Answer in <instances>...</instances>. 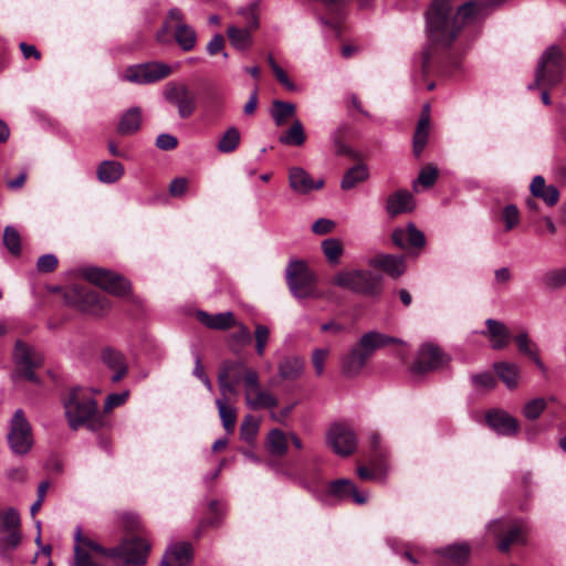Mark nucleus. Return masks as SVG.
<instances>
[{
  "instance_id": "obj_1",
  "label": "nucleus",
  "mask_w": 566,
  "mask_h": 566,
  "mask_svg": "<svg viewBox=\"0 0 566 566\" xmlns=\"http://www.w3.org/2000/svg\"><path fill=\"white\" fill-rule=\"evenodd\" d=\"M506 0H431L424 12V32L430 46L448 50L465 30Z\"/></svg>"
},
{
  "instance_id": "obj_2",
  "label": "nucleus",
  "mask_w": 566,
  "mask_h": 566,
  "mask_svg": "<svg viewBox=\"0 0 566 566\" xmlns=\"http://www.w3.org/2000/svg\"><path fill=\"white\" fill-rule=\"evenodd\" d=\"M63 407L71 429L76 430L85 426L96 430L101 426L97 402L91 389L82 387L72 389L63 399Z\"/></svg>"
},
{
  "instance_id": "obj_3",
  "label": "nucleus",
  "mask_w": 566,
  "mask_h": 566,
  "mask_svg": "<svg viewBox=\"0 0 566 566\" xmlns=\"http://www.w3.org/2000/svg\"><path fill=\"white\" fill-rule=\"evenodd\" d=\"M286 283L292 295L297 300L324 298V292L316 287V275L301 260L291 261L285 271Z\"/></svg>"
},
{
  "instance_id": "obj_4",
  "label": "nucleus",
  "mask_w": 566,
  "mask_h": 566,
  "mask_svg": "<svg viewBox=\"0 0 566 566\" xmlns=\"http://www.w3.org/2000/svg\"><path fill=\"white\" fill-rule=\"evenodd\" d=\"M331 283L366 296L374 297L381 293V277L370 271L342 270L335 273Z\"/></svg>"
},
{
  "instance_id": "obj_5",
  "label": "nucleus",
  "mask_w": 566,
  "mask_h": 566,
  "mask_svg": "<svg viewBox=\"0 0 566 566\" xmlns=\"http://www.w3.org/2000/svg\"><path fill=\"white\" fill-rule=\"evenodd\" d=\"M564 73V60L558 46L552 45L542 54L535 70V81L528 85L535 87H553L560 83Z\"/></svg>"
},
{
  "instance_id": "obj_6",
  "label": "nucleus",
  "mask_w": 566,
  "mask_h": 566,
  "mask_svg": "<svg viewBox=\"0 0 566 566\" xmlns=\"http://www.w3.org/2000/svg\"><path fill=\"white\" fill-rule=\"evenodd\" d=\"M244 399L252 410L269 409L277 406L276 397L261 387L259 374L253 368L244 369Z\"/></svg>"
},
{
  "instance_id": "obj_7",
  "label": "nucleus",
  "mask_w": 566,
  "mask_h": 566,
  "mask_svg": "<svg viewBox=\"0 0 566 566\" xmlns=\"http://www.w3.org/2000/svg\"><path fill=\"white\" fill-rule=\"evenodd\" d=\"M64 298L67 304L93 315H102L109 307L106 298H101L96 292L77 284H73L65 290Z\"/></svg>"
},
{
  "instance_id": "obj_8",
  "label": "nucleus",
  "mask_w": 566,
  "mask_h": 566,
  "mask_svg": "<svg viewBox=\"0 0 566 566\" xmlns=\"http://www.w3.org/2000/svg\"><path fill=\"white\" fill-rule=\"evenodd\" d=\"M82 275L90 283L113 295H126L130 289L129 282L124 276L103 268H84L82 269Z\"/></svg>"
},
{
  "instance_id": "obj_9",
  "label": "nucleus",
  "mask_w": 566,
  "mask_h": 566,
  "mask_svg": "<svg viewBox=\"0 0 566 566\" xmlns=\"http://www.w3.org/2000/svg\"><path fill=\"white\" fill-rule=\"evenodd\" d=\"M150 545L146 539L134 537L124 539L118 546L109 548L107 557L122 565L139 566L146 563Z\"/></svg>"
},
{
  "instance_id": "obj_10",
  "label": "nucleus",
  "mask_w": 566,
  "mask_h": 566,
  "mask_svg": "<svg viewBox=\"0 0 566 566\" xmlns=\"http://www.w3.org/2000/svg\"><path fill=\"white\" fill-rule=\"evenodd\" d=\"M74 562L73 566H102L95 557H107L108 549L101 546L77 526L74 532Z\"/></svg>"
},
{
  "instance_id": "obj_11",
  "label": "nucleus",
  "mask_w": 566,
  "mask_h": 566,
  "mask_svg": "<svg viewBox=\"0 0 566 566\" xmlns=\"http://www.w3.org/2000/svg\"><path fill=\"white\" fill-rule=\"evenodd\" d=\"M8 442L12 452L20 455L28 453L33 446L31 426L21 409L11 419Z\"/></svg>"
},
{
  "instance_id": "obj_12",
  "label": "nucleus",
  "mask_w": 566,
  "mask_h": 566,
  "mask_svg": "<svg viewBox=\"0 0 566 566\" xmlns=\"http://www.w3.org/2000/svg\"><path fill=\"white\" fill-rule=\"evenodd\" d=\"M165 99L175 105L181 118L190 117L197 108L195 94L186 84L169 82L164 87Z\"/></svg>"
},
{
  "instance_id": "obj_13",
  "label": "nucleus",
  "mask_w": 566,
  "mask_h": 566,
  "mask_svg": "<svg viewBox=\"0 0 566 566\" xmlns=\"http://www.w3.org/2000/svg\"><path fill=\"white\" fill-rule=\"evenodd\" d=\"M327 443L335 453L346 457L356 450L357 438L347 424L335 423L328 430Z\"/></svg>"
},
{
  "instance_id": "obj_14",
  "label": "nucleus",
  "mask_w": 566,
  "mask_h": 566,
  "mask_svg": "<svg viewBox=\"0 0 566 566\" xmlns=\"http://www.w3.org/2000/svg\"><path fill=\"white\" fill-rule=\"evenodd\" d=\"M448 363L447 356L439 347L426 344L419 349L416 361L411 366V373L421 375L443 367Z\"/></svg>"
},
{
  "instance_id": "obj_15",
  "label": "nucleus",
  "mask_w": 566,
  "mask_h": 566,
  "mask_svg": "<svg viewBox=\"0 0 566 566\" xmlns=\"http://www.w3.org/2000/svg\"><path fill=\"white\" fill-rule=\"evenodd\" d=\"M13 358L18 370L29 380L36 381L33 369L41 365L42 356L22 342H17Z\"/></svg>"
},
{
  "instance_id": "obj_16",
  "label": "nucleus",
  "mask_w": 566,
  "mask_h": 566,
  "mask_svg": "<svg viewBox=\"0 0 566 566\" xmlns=\"http://www.w3.org/2000/svg\"><path fill=\"white\" fill-rule=\"evenodd\" d=\"M505 532L497 547L501 552H507L513 544H523L525 542L524 531L521 525L509 526L506 521L497 520L489 525V532L495 537H500Z\"/></svg>"
},
{
  "instance_id": "obj_17",
  "label": "nucleus",
  "mask_w": 566,
  "mask_h": 566,
  "mask_svg": "<svg viewBox=\"0 0 566 566\" xmlns=\"http://www.w3.org/2000/svg\"><path fill=\"white\" fill-rule=\"evenodd\" d=\"M289 186L297 195H308L324 186V179H314L308 171L298 166L289 168Z\"/></svg>"
},
{
  "instance_id": "obj_18",
  "label": "nucleus",
  "mask_w": 566,
  "mask_h": 566,
  "mask_svg": "<svg viewBox=\"0 0 566 566\" xmlns=\"http://www.w3.org/2000/svg\"><path fill=\"white\" fill-rule=\"evenodd\" d=\"M328 495L338 502L352 500L354 503L363 505L368 500L367 492H360L356 485L348 479H339L329 484Z\"/></svg>"
},
{
  "instance_id": "obj_19",
  "label": "nucleus",
  "mask_w": 566,
  "mask_h": 566,
  "mask_svg": "<svg viewBox=\"0 0 566 566\" xmlns=\"http://www.w3.org/2000/svg\"><path fill=\"white\" fill-rule=\"evenodd\" d=\"M244 369H247L245 365L242 361H226L221 370L218 375V384L221 392V397L219 399H226V402H229L230 395H237V389L234 384L230 382V377L234 374L242 373L244 375Z\"/></svg>"
},
{
  "instance_id": "obj_20",
  "label": "nucleus",
  "mask_w": 566,
  "mask_h": 566,
  "mask_svg": "<svg viewBox=\"0 0 566 566\" xmlns=\"http://www.w3.org/2000/svg\"><path fill=\"white\" fill-rule=\"evenodd\" d=\"M394 243L401 248H422L426 244V238L422 231L416 228L413 223H408L405 228H397L392 232Z\"/></svg>"
},
{
  "instance_id": "obj_21",
  "label": "nucleus",
  "mask_w": 566,
  "mask_h": 566,
  "mask_svg": "<svg viewBox=\"0 0 566 566\" xmlns=\"http://www.w3.org/2000/svg\"><path fill=\"white\" fill-rule=\"evenodd\" d=\"M192 559V547L189 543H176L168 547L161 566H189Z\"/></svg>"
},
{
  "instance_id": "obj_22",
  "label": "nucleus",
  "mask_w": 566,
  "mask_h": 566,
  "mask_svg": "<svg viewBox=\"0 0 566 566\" xmlns=\"http://www.w3.org/2000/svg\"><path fill=\"white\" fill-rule=\"evenodd\" d=\"M489 426L503 436L515 434L518 429L517 420L502 410L490 411L486 416Z\"/></svg>"
},
{
  "instance_id": "obj_23",
  "label": "nucleus",
  "mask_w": 566,
  "mask_h": 566,
  "mask_svg": "<svg viewBox=\"0 0 566 566\" xmlns=\"http://www.w3.org/2000/svg\"><path fill=\"white\" fill-rule=\"evenodd\" d=\"M415 209V200L408 190H397L387 199L386 211L390 217L410 212Z\"/></svg>"
},
{
  "instance_id": "obj_24",
  "label": "nucleus",
  "mask_w": 566,
  "mask_h": 566,
  "mask_svg": "<svg viewBox=\"0 0 566 566\" xmlns=\"http://www.w3.org/2000/svg\"><path fill=\"white\" fill-rule=\"evenodd\" d=\"M369 358L355 345L340 359L342 373L347 377H356L360 374Z\"/></svg>"
},
{
  "instance_id": "obj_25",
  "label": "nucleus",
  "mask_w": 566,
  "mask_h": 566,
  "mask_svg": "<svg viewBox=\"0 0 566 566\" xmlns=\"http://www.w3.org/2000/svg\"><path fill=\"white\" fill-rule=\"evenodd\" d=\"M488 331L486 335L491 343V347L495 350L506 347L511 339V333L507 326L499 321L489 318L485 322ZM485 334V332H483Z\"/></svg>"
},
{
  "instance_id": "obj_26",
  "label": "nucleus",
  "mask_w": 566,
  "mask_h": 566,
  "mask_svg": "<svg viewBox=\"0 0 566 566\" xmlns=\"http://www.w3.org/2000/svg\"><path fill=\"white\" fill-rule=\"evenodd\" d=\"M103 363L114 373L112 381L117 382L124 378L127 373V364L122 353L106 348L102 352Z\"/></svg>"
},
{
  "instance_id": "obj_27",
  "label": "nucleus",
  "mask_w": 566,
  "mask_h": 566,
  "mask_svg": "<svg viewBox=\"0 0 566 566\" xmlns=\"http://www.w3.org/2000/svg\"><path fill=\"white\" fill-rule=\"evenodd\" d=\"M514 342H515L520 353L525 355V356H527L531 360H533L534 364L536 365V367L544 375H546L547 374V367L545 366V364L543 363V360L539 357V350H538L536 344H534L530 339L527 333H525V332L520 333L518 335H516L514 337Z\"/></svg>"
},
{
  "instance_id": "obj_28",
  "label": "nucleus",
  "mask_w": 566,
  "mask_h": 566,
  "mask_svg": "<svg viewBox=\"0 0 566 566\" xmlns=\"http://www.w3.org/2000/svg\"><path fill=\"white\" fill-rule=\"evenodd\" d=\"M197 317L205 326L211 329L224 331L237 325L232 312H223L212 315L203 311H199Z\"/></svg>"
},
{
  "instance_id": "obj_29",
  "label": "nucleus",
  "mask_w": 566,
  "mask_h": 566,
  "mask_svg": "<svg viewBox=\"0 0 566 566\" xmlns=\"http://www.w3.org/2000/svg\"><path fill=\"white\" fill-rule=\"evenodd\" d=\"M373 264L392 277H399L406 271V262L403 256L382 254L373 260Z\"/></svg>"
},
{
  "instance_id": "obj_30",
  "label": "nucleus",
  "mask_w": 566,
  "mask_h": 566,
  "mask_svg": "<svg viewBox=\"0 0 566 566\" xmlns=\"http://www.w3.org/2000/svg\"><path fill=\"white\" fill-rule=\"evenodd\" d=\"M124 172V166L115 160L102 161L96 170L97 179L102 184H114L123 177Z\"/></svg>"
},
{
  "instance_id": "obj_31",
  "label": "nucleus",
  "mask_w": 566,
  "mask_h": 566,
  "mask_svg": "<svg viewBox=\"0 0 566 566\" xmlns=\"http://www.w3.org/2000/svg\"><path fill=\"white\" fill-rule=\"evenodd\" d=\"M389 342H391V338L388 336L378 333V332H368L364 334L359 340L357 342L356 346L368 357L373 355V353L387 345Z\"/></svg>"
},
{
  "instance_id": "obj_32",
  "label": "nucleus",
  "mask_w": 566,
  "mask_h": 566,
  "mask_svg": "<svg viewBox=\"0 0 566 566\" xmlns=\"http://www.w3.org/2000/svg\"><path fill=\"white\" fill-rule=\"evenodd\" d=\"M142 125V109L137 106L129 108L119 119L117 132L120 135H133Z\"/></svg>"
},
{
  "instance_id": "obj_33",
  "label": "nucleus",
  "mask_w": 566,
  "mask_h": 566,
  "mask_svg": "<svg viewBox=\"0 0 566 566\" xmlns=\"http://www.w3.org/2000/svg\"><path fill=\"white\" fill-rule=\"evenodd\" d=\"M265 447L271 455L284 457L287 452L286 434L277 428L270 430L266 436Z\"/></svg>"
},
{
  "instance_id": "obj_34",
  "label": "nucleus",
  "mask_w": 566,
  "mask_h": 566,
  "mask_svg": "<svg viewBox=\"0 0 566 566\" xmlns=\"http://www.w3.org/2000/svg\"><path fill=\"white\" fill-rule=\"evenodd\" d=\"M493 368L497 377L505 384L509 389L517 387L520 377V367L516 364L501 361L495 363Z\"/></svg>"
},
{
  "instance_id": "obj_35",
  "label": "nucleus",
  "mask_w": 566,
  "mask_h": 566,
  "mask_svg": "<svg viewBox=\"0 0 566 566\" xmlns=\"http://www.w3.org/2000/svg\"><path fill=\"white\" fill-rule=\"evenodd\" d=\"M270 114L276 126H283L289 119H294L296 106L293 103L275 99L272 103Z\"/></svg>"
},
{
  "instance_id": "obj_36",
  "label": "nucleus",
  "mask_w": 566,
  "mask_h": 566,
  "mask_svg": "<svg viewBox=\"0 0 566 566\" xmlns=\"http://www.w3.org/2000/svg\"><path fill=\"white\" fill-rule=\"evenodd\" d=\"M306 140L304 126L298 118H294L287 130L280 135L279 142L286 146H302Z\"/></svg>"
},
{
  "instance_id": "obj_37",
  "label": "nucleus",
  "mask_w": 566,
  "mask_h": 566,
  "mask_svg": "<svg viewBox=\"0 0 566 566\" xmlns=\"http://www.w3.org/2000/svg\"><path fill=\"white\" fill-rule=\"evenodd\" d=\"M174 34L177 44L186 52L191 51L197 43V33L189 24L174 27Z\"/></svg>"
},
{
  "instance_id": "obj_38",
  "label": "nucleus",
  "mask_w": 566,
  "mask_h": 566,
  "mask_svg": "<svg viewBox=\"0 0 566 566\" xmlns=\"http://www.w3.org/2000/svg\"><path fill=\"white\" fill-rule=\"evenodd\" d=\"M369 177V171L366 165L359 164L346 171L344 175L340 187L344 190H349L356 187L358 184L364 182Z\"/></svg>"
},
{
  "instance_id": "obj_39",
  "label": "nucleus",
  "mask_w": 566,
  "mask_h": 566,
  "mask_svg": "<svg viewBox=\"0 0 566 566\" xmlns=\"http://www.w3.org/2000/svg\"><path fill=\"white\" fill-rule=\"evenodd\" d=\"M146 84H151L168 77L172 70L163 62L143 63Z\"/></svg>"
},
{
  "instance_id": "obj_40",
  "label": "nucleus",
  "mask_w": 566,
  "mask_h": 566,
  "mask_svg": "<svg viewBox=\"0 0 566 566\" xmlns=\"http://www.w3.org/2000/svg\"><path fill=\"white\" fill-rule=\"evenodd\" d=\"M304 367L305 364L302 358L287 357L279 365V375L283 379H296L302 375Z\"/></svg>"
},
{
  "instance_id": "obj_41",
  "label": "nucleus",
  "mask_w": 566,
  "mask_h": 566,
  "mask_svg": "<svg viewBox=\"0 0 566 566\" xmlns=\"http://www.w3.org/2000/svg\"><path fill=\"white\" fill-rule=\"evenodd\" d=\"M224 98L217 88H207L201 99V107L206 115L222 111Z\"/></svg>"
},
{
  "instance_id": "obj_42",
  "label": "nucleus",
  "mask_w": 566,
  "mask_h": 566,
  "mask_svg": "<svg viewBox=\"0 0 566 566\" xmlns=\"http://www.w3.org/2000/svg\"><path fill=\"white\" fill-rule=\"evenodd\" d=\"M216 405L224 430L232 433L237 423V409L226 402V399H217Z\"/></svg>"
},
{
  "instance_id": "obj_43",
  "label": "nucleus",
  "mask_w": 566,
  "mask_h": 566,
  "mask_svg": "<svg viewBox=\"0 0 566 566\" xmlns=\"http://www.w3.org/2000/svg\"><path fill=\"white\" fill-rule=\"evenodd\" d=\"M430 120L428 115H422L418 122L417 129L413 136V151L419 156L423 150L428 136H429Z\"/></svg>"
},
{
  "instance_id": "obj_44",
  "label": "nucleus",
  "mask_w": 566,
  "mask_h": 566,
  "mask_svg": "<svg viewBox=\"0 0 566 566\" xmlns=\"http://www.w3.org/2000/svg\"><path fill=\"white\" fill-rule=\"evenodd\" d=\"M241 135L238 128L230 127L221 136L217 144V149L222 154L234 151L240 144Z\"/></svg>"
},
{
  "instance_id": "obj_45",
  "label": "nucleus",
  "mask_w": 566,
  "mask_h": 566,
  "mask_svg": "<svg viewBox=\"0 0 566 566\" xmlns=\"http://www.w3.org/2000/svg\"><path fill=\"white\" fill-rule=\"evenodd\" d=\"M227 34L231 44L238 50H244L252 43L251 33L248 29H239L231 25L228 28Z\"/></svg>"
},
{
  "instance_id": "obj_46",
  "label": "nucleus",
  "mask_w": 566,
  "mask_h": 566,
  "mask_svg": "<svg viewBox=\"0 0 566 566\" xmlns=\"http://www.w3.org/2000/svg\"><path fill=\"white\" fill-rule=\"evenodd\" d=\"M322 250L329 263L337 264L343 254V244L338 239L329 238L322 242Z\"/></svg>"
},
{
  "instance_id": "obj_47",
  "label": "nucleus",
  "mask_w": 566,
  "mask_h": 566,
  "mask_svg": "<svg viewBox=\"0 0 566 566\" xmlns=\"http://www.w3.org/2000/svg\"><path fill=\"white\" fill-rule=\"evenodd\" d=\"M120 81L146 85L143 63L127 66L119 75Z\"/></svg>"
},
{
  "instance_id": "obj_48",
  "label": "nucleus",
  "mask_w": 566,
  "mask_h": 566,
  "mask_svg": "<svg viewBox=\"0 0 566 566\" xmlns=\"http://www.w3.org/2000/svg\"><path fill=\"white\" fill-rule=\"evenodd\" d=\"M21 521L18 511L13 507L8 509L1 516V526L0 530L2 532H11L20 530Z\"/></svg>"
},
{
  "instance_id": "obj_49",
  "label": "nucleus",
  "mask_w": 566,
  "mask_h": 566,
  "mask_svg": "<svg viewBox=\"0 0 566 566\" xmlns=\"http://www.w3.org/2000/svg\"><path fill=\"white\" fill-rule=\"evenodd\" d=\"M3 243L7 249L14 255L21 251V240L19 232L13 227H6L3 233Z\"/></svg>"
},
{
  "instance_id": "obj_50",
  "label": "nucleus",
  "mask_w": 566,
  "mask_h": 566,
  "mask_svg": "<svg viewBox=\"0 0 566 566\" xmlns=\"http://www.w3.org/2000/svg\"><path fill=\"white\" fill-rule=\"evenodd\" d=\"M470 554L468 544H454L443 549V555L455 563H463Z\"/></svg>"
},
{
  "instance_id": "obj_51",
  "label": "nucleus",
  "mask_w": 566,
  "mask_h": 566,
  "mask_svg": "<svg viewBox=\"0 0 566 566\" xmlns=\"http://www.w3.org/2000/svg\"><path fill=\"white\" fill-rule=\"evenodd\" d=\"M258 430L259 422L253 418V416L248 415L241 423L240 437L242 440L251 442L255 438Z\"/></svg>"
},
{
  "instance_id": "obj_52",
  "label": "nucleus",
  "mask_w": 566,
  "mask_h": 566,
  "mask_svg": "<svg viewBox=\"0 0 566 566\" xmlns=\"http://www.w3.org/2000/svg\"><path fill=\"white\" fill-rule=\"evenodd\" d=\"M546 408L544 398H535L530 400L523 408V415L528 420L537 419Z\"/></svg>"
},
{
  "instance_id": "obj_53",
  "label": "nucleus",
  "mask_w": 566,
  "mask_h": 566,
  "mask_svg": "<svg viewBox=\"0 0 566 566\" xmlns=\"http://www.w3.org/2000/svg\"><path fill=\"white\" fill-rule=\"evenodd\" d=\"M502 221L505 224L506 231L517 227L521 221L518 208L515 205L505 206L502 210Z\"/></svg>"
},
{
  "instance_id": "obj_54",
  "label": "nucleus",
  "mask_w": 566,
  "mask_h": 566,
  "mask_svg": "<svg viewBox=\"0 0 566 566\" xmlns=\"http://www.w3.org/2000/svg\"><path fill=\"white\" fill-rule=\"evenodd\" d=\"M254 338H255V350H256V354L259 356H263L264 352H265V348H266V344H268L269 338H270V329H269V327L265 326V325H262V324H256L255 325V331H254Z\"/></svg>"
},
{
  "instance_id": "obj_55",
  "label": "nucleus",
  "mask_w": 566,
  "mask_h": 566,
  "mask_svg": "<svg viewBox=\"0 0 566 566\" xmlns=\"http://www.w3.org/2000/svg\"><path fill=\"white\" fill-rule=\"evenodd\" d=\"M179 24H186L185 15L180 9L171 8L167 13V18H166L163 31L158 33L157 38L160 40L163 34L167 30L171 29L174 31V27L179 25Z\"/></svg>"
},
{
  "instance_id": "obj_56",
  "label": "nucleus",
  "mask_w": 566,
  "mask_h": 566,
  "mask_svg": "<svg viewBox=\"0 0 566 566\" xmlns=\"http://www.w3.org/2000/svg\"><path fill=\"white\" fill-rule=\"evenodd\" d=\"M545 284L548 287L557 289L566 284V268L555 269L547 272L544 276Z\"/></svg>"
},
{
  "instance_id": "obj_57",
  "label": "nucleus",
  "mask_w": 566,
  "mask_h": 566,
  "mask_svg": "<svg viewBox=\"0 0 566 566\" xmlns=\"http://www.w3.org/2000/svg\"><path fill=\"white\" fill-rule=\"evenodd\" d=\"M438 177V170L433 166H427L423 168L418 176L417 182L413 185L416 188L417 185H421L424 188L431 187Z\"/></svg>"
},
{
  "instance_id": "obj_58",
  "label": "nucleus",
  "mask_w": 566,
  "mask_h": 566,
  "mask_svg": "<svg viewBox=\"0 0 566 566\" xmlns=\"http://www.w3.org/2000/svg\"><path fill=\"white\" fill-rule=\"evenodd\" d=\"M9 534L1 539V553L6 554L9 551L17 548L22 539L21 530L8 532Z\"/></svg>"
},
{
  "instance_id": "obj_59",
  "label": "nucleus",
  "mask_w": 566,
  "mask_h": 566,
  "mask_svg": "<svg viewBox=\"0 0 566 566\" xmlns=\"http://www.w3.org/2000/svg\"><path fill=\"white\" fill-rule=\"evenodd\" d=\"M329 355V350L326 348H316L312 354V364L317 376L323 375L325 368V361Z\"/></svg>"
},
{
  "instance_id": "obj_60",
  "label": "nucleus",
  "mask_w": 566,
  "mask_h": 566,
  "mask_svg": "<svg viewBox=\"0 0 566 566\" xmlns=\"http://www.w3.org/2000/svg\"><path fill=\"white\" fill-rule=\"evenodd\" d=\"M472 382L476 388L488 390L496 385L495 378L488 371L472 376Z\"/></svg>"
},
{
  "instance_id": "obj_61",
  "label": "nucleus",
  "mask_w": 566,
  "mask_h": 566,
  "mask_svg": "<svg viewBox=\"0 0 566 566\" xmlns=\"http://www.w3.org/2000/svg\"><path fill=\"white\" fill-rule=\"evenodd\" d=\"M57 266V259L54 254H44L38 259L36 268L40 272H52Z\"/></svg>"
},
{
  "instance_id": "obj_62",
  "label": "nucleus",
  "mask_w": 566,
  "mask_h": 566,
  "mask_svg": "<svg viewBox=\"0 0 566 566\" xmlns=\"http://www.w3.org/2000/svg\"><path fill=\"white\" fill-rule=\"evenodd\" d=\"M335 227H336V224L333 220L326 219V218H321V219H317L312 224V231L315 234L322 235V234L331 233L335 229Z\"/></svg>"
},
{
  "instance_id": "obj_63",
  "label": "nucleus",
  "mask_w": 566,
  "mask_h": 566,
  "mask_svg": "<svg viewBox=\"0 0 566 566\" xmlns=\"http://www.w3.org/2000/svg\"><path fill=\"white\" fill-rule=\"evenodd\" d=\"M178 145V140L170 134H160L156 139V146L163 150L175 149Z\"/></svg>"
},
{
  "instance_id": "obj_64",
  "label": "nucleus",
  "mask_w": 566,
  "mask_h": 566,
  "mask_svg": "<svg viewBox=\"0 0 566 566\" xmlns=\"http://www.w3.org/2000/svg\"><path fill=\"white\" fill-rule=\"evenodd\" d=\"M238 327V331L232 335V338L235 343L240 345H247L251 343V333L249 328L243 324L235 325Z\"/></svg>"
}]
</instances>
